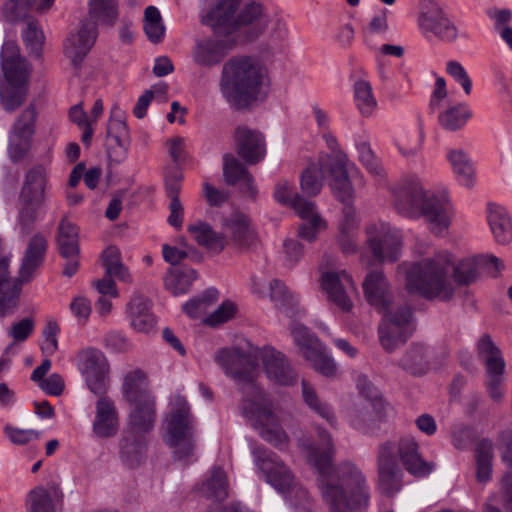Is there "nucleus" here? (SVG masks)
<instances>
[{"label": "nucleus", "mask_w": 512, "mask_h": 512, "mask_svg": "<svg viewBox=\"0 0 512 512\" xmlns=\"http://www.w3.org/2000/svg\"><path fill=\"white\" fill-rule=\"evenodd\" d=\"M258 360L262 361L265 374L273 383L290 386L297 382V373L285 355L272 347L260 349L246 342L222 348L215 354V362L238 385L242 394L240 409L243 416L266 442L284 450L289 444V437L279 425L268 394L256 383Z\"/></svg>", "instance_id": "nucleus-1"}, {"label": "nucleus", "mask_w": 512, "mask_h": 512, "mask_svg": "<svg viewBox=\"0 0 512 512\" xmlns=\"http://www.w3.org/2000/svg\"><path fill=\"white\" fill-rule=\"evenodd\" d=\"M321 447L308 440L299 442L307 461L319 473V489L329 512H352L369 505L370 489L362 470L353 462L345 461L332 467L335 453L331 435L318 429Z\"/></svg>", "instance_id": "nucleus-2"}, {"label": "nucleus", "mask_w": 512, "mask_h": 512, "mask_svg": "<svg viewBox=\"0 0 512 512\" xmlns=\"http://www.w3.org/2000/svg\"><path fill=\"white\" fill-rule=\"evenodd\" d=\"M479 264L478 255L465 257L455 263L451 252L438 251L402 266L405 268V288L426 300L449 302L456 293L451 275L456 284L469 285L478 278Z\"/></svg>", "instance_id": "nucleus-3"}, {"label": "nucleus", "mask_w": 512, "mask_h": 512, "mask_svg": "<svg viewBox=\"0 0 512 512\" xmlns=\"http://www.w3.org/2000/svg\"><path fill=\"white\" fill-rule=\"evenodd\" d=\"M419 449V444L412 436L388 440L379 446L378 485L384 494L392 496L402 487L403 473L398 460L409 474L417 478H424L435 469V463L423 459Z\"/></svg>", "instance_id": "nucleus-4"}, {"label": "nucleus", "mask_w": 512, "mask_h": 512, "mask_svg": "<svg viewBox=\"0 0 512 512\" xmlns=\"http://www.w3.org/2000/svg\"><path fill=\"white\" fill-rule=\"evenodd\" d=\"M268 70L253 56H234L224 63L219 80L222 97L231 106L243 109L263 98Z\"/></svg>", "instance_id": "nucleus-5"}, {"label": "nucleus", "mask_w": 512, "mask_h": 512, "mask_svg": "<svg viewBox=\"0 0 512 512\" xmlns=\"http://www.w3.org/2000/svg\"><path fill=\"white\" fill-rule=\"evenodd\" d=\"M394 205L397 212L406 218L423 217L429 230L439 236L448 231L454 217V210L447 195L426 192L416 177L406 179L397 189Z\"/></svg>", "instance_id": "nucleus-6"}, {"label": "nucleus", "mask_w": 512, "mask_h": 512, "mask_svg": "<svg viewBox=\"0 0 512 512\" xmlns=\"http://www.w3.org/2000/svg\"><path fill=\"white\" fill-rule=\"evenodd\" d=\"M328 173L331 177L329 186L333 195L341 203H350L353 199L351 180L359 187L364 186L363 176L345 153H339L333 159L328 154H321L316 163H311L302 173L300 186L303 193L316 196L323 186V178Z\"/></svg>", "instance_id": "nucleus-7"}, {"label": "nucleus", "mask_w": 512, "mask_h": 512, "mask_svg": "<svg viewBox=\"0 0 512 512\" xmlns=\"http://www.w3.org/2000/svg\"><path fill=\"white\" fill-rule=\"evenodd\" d=\"M46 247L45 237L34 235L23 257L19 276L13 278L9 271L10 253L0 239V318L11 316L18 308L22 285L29 282L42 265Z\"/></svg>", "instance_id": "nucleus-8"}, {"label": "nucleus", "mask_w": 512, "mask_h": 512, "mask_svg": "<svg viewBox=\"0 0 512 512\" xmlns=\"http://www.w3.org/2000/svg\"><path fill=\"white\" fill-rule=\"evenodd\" d=\"M163 440L173 450L174 457L184 460L193 455L196 439L194 418L187 400L173 395L163 424Z\"/></svg>", "instance_id": "nucleus-9"}, {"label": "nucleus", "mask_w": 512, "mask_h": 512, "mask_svg": "<svg viewBox=\"0 0 512 512\" xmlns=\"http://www.w3.org/2000/svg\"><path fill=\"white\" fill-rule=\"evenodd\" d=\"M1 67L7 86L0 85V101L7 112H13L25 101L30 68L20 54L15 42L7 41L1 50Z\"/></svg>", "instance_id": "nucleus-10"}, {"label": "nucleus", "mask_w": 512, "mask_h": 512, "mask_svg": "<svg viewBox=\"0 0 512 512\" xmlns=\"http://www.w3.org/2000/svg\"><path fill=\"white\" fill-rule=\"evenodd\" d=\"M273 195L277 202L291 207L303 220L298 229V235L302 239L312 242L319 232L326 229L327 223L316 211L314 202L306 200L294 192L292 184L288 181H278Z\"/></svg>", "instance_id": "nucleus-11"}, {"label": "nucleus", "mask_w": 512, "mask_h": 512, "mask_svg": "<svg viewBox=\"0 0 512 512\" xmlns=\"http://www.w3.org/2000/svg\"><path fill=\"white\" fill-rule=\"evenodd\" d=\"M291 335L299 349L300 355L309 362L310 366L319 374L327 378L337 375L338 367L334 359L326 352V347L318 337L311 333L304 325L293 322Z\"/></svg>", "instance_id": "nucleus-12"}, {"label": "nucleus", "mask_w": 512, "mask_h": 512, "mask_svg": "<svg viewBox=\"0 0 512 512\" xmlns=\"http://www.w3.org/2000/svg\"><path fill=\"white\" fill-rule=\"evenodd\" d=\"M251 455L258 477L277 492L282 494L297 482L292 470L275 452L258 445L252 447Z\"/></svg>", "instance_id": "nucleus-13"}, {"label": "nucleus", "mask_w": 512, "mask_h": 512, "mask_svg": "<svg viewBox=\"0 0 512 512\" xmlns=\"http://www.w3.org/2000/svg\"><path fill=\"white\" fill-rule=\"evenodd\" d=\"M382 313L378 328L379 341L385 351L393 352L407 341L414 330L412 311L403 305L390 307Z\"/></svg>", "instance_id": "nucleus-14"}, {"label": "nucleus", "mask_w": 512, "mask_h": 512, "mask_svg": "<svg viewBox=\"0 0 512 512\" xmlns=\"http://www.w3.org/2000/svg\"><path fill=\"white\" fill-rule=\"evenodd\" d=\"M417 26L427 39L436 38L442 42L452 43L458 38L457 26L433 0H420Z\"/></svg>", "instance_id": "nucleus-15"}, {"label": "nucleus", "mask_w": 512, "mask_h": 512, "mask_svg": "<svg viewBox=\"0 0 512 512\" xmlns=\"http://www.w3.org/2000/svg\"><path fill=\"white\" fill-rule=\"evenodd\" d=\"M78 369L93 394L105 395L110 385V365L104 353L96 348H85L77 354Z\"/></svg>", "instance_id": "nucleus-16"}, {"label": "nucleus", "mask_w": 512, "mask_h": 512, "mask_svg": "<svg viewBox=\"0 0 512 512\" xmlns=\"http://www.w3.org/2000/svg\"><path fill=\"white\" fill-rule=\"evenodd\" d=\"M367 244L379 262H395L401 256L402 234L389 223L378 221L366 227Z\"/></svg>", "instance_id": "nucleus-17"}, {"label": "nucleus", "mask_w": 512, "mask_h": 512, "mask_svg": "<svg viewBox=\"0 0 512 512\" xmlns=\"http://www.w3.org/2000/svg\"><path fill=\"white\" fill-rule=\"evenodd\" d=\"M478 357L484 361L486 365L487 381L485 387L489 397L500 402L504 396L503 382L505 371V360L501 351L493 343L488 335H483L477 342Z\"/></svg>", "instance_id": "nucleus-18"}, {"label": "nucleus", "mask_w": 512, "mask_h": 512, "mask_svg": "<svg viewBox=\"0 0 512 512\" xmlns=\"http://www.w3.org/2000/svg\"><path fill=\"white\" fill-rule=\"evenodd\" d=\"M47 171L43 165L32 167L26 174L20 193L23 210L20 213L22 225L29 226L35 219V211L45 200Z\"/></svg>", "instance_id": "nucleus-19"}, {"label": "nucleus", "mask_w": 512, "mask_h": 512, "mask_svg": "<svg viewBox=\"0 0 512 512\" xmlns=\"http://www.w3.org/2000/svg\"><path fill=\"white\" fill-rule=\"evenodd\" d=\"M208 8L200 14V22L214 33L231 35L236 31L237 13L242 0H205Z\"/></svg>", "instance_id": "nucleus-20"}, {"label": "nucleus", "mask_w": 512, "mask_h": 512, "mask_svg": "<svg viewBox=\"0 0 512 512\" xmlns=\"http://www.w3.org/2000/svg\"><path fill=\"white\" fill-rule=\"evenodd\" d=\"M321 288L328 301L344 312L352 309L351 295L357 292L356 285L346 271H327L321 276Z\"/></svg>", "instance_id": "nucleus-21"}, {"label": "nucleus", "mask_w": 512, "mask_h": 512, "mask_svg": "<svg viewBox=\"0 0 512 512\" xmlns=\"http://www.w3.org/2000/svg\"><path fill=\"white\" fill-rule=\"evenodd\" d=\"M366 302L378 312L394 306L391 285L381 270H372L365 276L362 283Z\"/></svg>", "instance_id": "nucleus-22"}, {"label": "nucleus", "mask_w": 512, "mask_h": 512, "mask_svg": "<svg viewBox=\"0 0 512 512\" xmlns=\"http://www.w3.org/2000/svg\"><path fill=\"white\" fill-rule=\"evenodd\" d=\"M98 37L95 23L82 21L79 29L71 33L64 42V55L71 63L79 66L94 46Z\"/></svg>", "instance_id": "nucleus-23"}, {"label": "nucleus", "mask_w": 512, "mask_h": 512, "mask_svg": "<svg viewBox=\"0 0 512 512\" xmlns=\"http://www.w3.org/2000/svg\"><path fill=\"white\" fill-rule=\"evenodd\" d=\"M357 388L363 400L355 404L354 409L349 414V421L354 428L362 429V417L371 419L373 414L380 417L385 404L384 400L378 396L375 388L365 378H359Z\"/></svg>", "instance_id": "nucleus-24"}, {"label": "nucleus", "mask_w": 512, "mask_h": 512, "mask_svg": "<svg viewBox=\"0 0 512 512\" xmlns=\"http://www.w3.org/2000/svg\"><path fill=\"white\" fill-rule=\"evenodd\" d=\"M233 46L234 42L229 38L199 39L195 42L191 56L196 65L210 68L221 63Z\"/></svg>", "instance_id": "nucleus-25"}, {"label": "nucleus", "mask_w": 512, "mask_h": 512, "mask_svg": "<svg viewBox=\"0 0 512 512\" xmlns=\"http://www.w3.org/2000/svg\"><path fill=\"white\" fill-rule=\"evenodd\" d=\"M92 431L97 438L114 437L119 430V414L115 402L108 396H98Z\"/></svg>", "instance_id": "nucleus-26"}, {"label": "nucleus", "mask_w": 512, "mask_h": 512, "mask_svg": "<svg viewBox=\"0 0 512 512\" xmlns=\"http://www.w3.org/2000/svg\"><path fill=\"white\" fill-rule=\"evenodd\" d=\"M271 14L257 0H250L238 10L236 31L242 27L248 29V37L252 40L259 37L268 27Z\"/></svg>", "instance_id": "nucleus-27"}, {"label": "nucleus", "mask_w": 512, "mask_h": 512, "mask_svg": "<svg viewBox=\"0 0 512 512\" xmlns=\"http://www.w3.org/2000/svg\"><path fill=\"white\" fill-rule=\"evenodd\" d=\"M235 145L238 155L248 164H256L266 154L265 142L261 133L239 126L235 131Z\"/></svg>", "instance_id": "nucleus-28"}, {"label": "nucleus", "mask_w": 512, "mask_h": 512, "mask_svg": "<svg viewBox=\"0 0 512 512\" xmlns=\"http://www.w3.org/2000/svg\"><path fill=\"white\" fill-rule=\"evenodd\" d=\"M126 315L130 326L139 333L149 334L156 326L151 301L136 292L126 305Z\"/></svg>", "instance_id": "nucleus-29"}, {"label": "nucleus", "mask_w": 512, "mask_h": 512, "mask_svg": "<svg viewBox=\"0 0 512 512\" xmlns=\"http://www.w3.org/2000/svg\"><path fill=\"white\" fill-rule=\"evenodd\" d=\"M148 438L144 434L126 432L119 443V457L128 468L140 466L146 459Z\"/></svg>", "instance_id": "nucleus-30"}, {"label": "nucleus", "mask_w": 512, "mask_h": 512, "mask_svg": "<svg viewBox=\"0 0 512 512\" xmlns=\"http://www.w3.org/2000/svg\"><path fill=\"white\" fill-rule=\"evenodd\" d=\"M252 292L260 298L269 297L279 308L295 307L298 304V297L291 293L287 287L277 279L268 284L262 279L252 280Z\"/></svg>", "instance_id": "nucleus-31"}, {"label": "nucleus", "mask_w": 512, "mask_h": 512, "mask_svg": "<svg viewBox=\"0 0 512 512\" xmlns=\"http://www.w3.org/2000/svg\"><path fill=\"white\" fill-rule=\"evenodd\" d=\"M132 409L129 414V431L146 435L153 429L156 420L155 400L146 396L143 400L131 402Z\"/></svg>", "instance_id": "nucleus-32"}, {"label": "nucleus", "mask_w": 512, "mask_h": 512, "mask_svg": "<svg viewBox=\"0 0 512 512\" xmlns=\"http://www.w3.org/2000/svg\"><path fill=\"white\" fill-rule=\"evenodd\" d=\"M225 234L239 248H248L256 241V233L248 216L233 213L224 220Z\"/></svg>", "instance_id": "nucleus-33"}, {"label": "nucleus", "mask_w": 512, "mask_h": 512, "mask_svg": "<svg viewBox=\"0 0 512 512\" xmlns=\"http://www.w3.org/2000/svg\"><path fill=\"white\" fill-rule=\"evenodd\" d=\"M446 160L459 184L471 188L475 183V168L467 152L461 148H449Z\"/></svg>", "instance_id": "nucleus-34"}, {"label": "nucleus", "mask_w": 512, "mask_h": 512, "mask_svg": "<svg viewBox=\"0 0 512 512\" xmlns=\"http://www.w3.org/2000/svg\"><path fill=\"white\" fill-rule=\"evenodd\" d=\"M223 176L229 185L241 184L249 196L255 197L257 194L254 179L247 169L232 155L226 154L223 157Z\"/></svg>", "instance_id": "nucleus-35"}, {"label": "nucleus", "mask_w": 512, "mask_h": 512, "mask_svg": "<svg viewBox=\"0 0 512 512\" xmlns=\"http://www.w3.org/2000/svg\"><path fill=\"white\" fill-rule=\"evenodd\" d=\"M487 220L495 240L507 244L512 240V222L507 210L497 204L487 207Z\"/></svg>", "instance_id": "nucleus-36"}, {"label": "nucleus", "mask_w": 512, "mask_h": 512, "mask_svg": "<svg viewBox=\"0 0 512 512\" xmlns=\"http://www.w3.org/2000/svg\"><path fill=\"white\" fill-rule=\"evenodd\" d=\"M88 23H95L112 27L119 17L118 0H89L88 2Z\"/></svg>", "instance_id": "nucleus-37"}, {"label": "nucleus", "mask_w": 512, "mask_h": 512, "mask_svg": "<svg viewBox=\"0 0 512 512\" xmlns=\"http://www.w3.org/2000/svg\"><path fill=\"white\" fill-rule=\"evenodd\" d=\"M429 350L423 345L411 346L399 361V366L413 376H421L430 368Z\"/></svg>", "instance_id": "nucleus-38"}, {"label": "nucleus", "mask_w": 512, "mask_h": 512, "mask_svg": "<svg viewBox=\"0 0 512 512\" xmlns=\"http://www.w3.org/2000/svg\"><path fill=\"white\" fill-rule=\"evenodd\" d=\"M191 237L200 245L213 253H220L225 247L224 237L216 233L210 225L197 221L187 227Z\"/></svg>", "instance_id": "nucleus-39"}, {"label": "nucleus", "mask_w": 512, "mask_h": 512, "mask_svg": "<svg viewBox=\"0 0 512 512\" xmlns=\"http://www.w3.org/2000/svg\"><path fill=\"white\" fill-rule=\"evenodd\" d=\"M57 243L64 258L79 255L78 228L67 218L59 223Z\"/></svg>", "instance_id": "nucleus-40"}, {"label": "nucleus", "mask_w": 512, "mask_h": 512, "mask_svg": "<svg viewBox=\"0 0 512 512\" xmlns=\"http://www.w3.org/2000/svg\"><path fill=\"white\" fill-rule=\"evenodd\" d=\"M197 272L192 268L171 269L164 278L166 289L174 296L185 294L197 279Z\"/></svg>", "instance_id": "nucleus-41"}, {"label": "nucleus", "mask_w": 512, "mask_h": 512, "mask_svg": "<svg viewBox=\"0 0 512 512\" xmlns=\"http://www.w3.org/2000/svg\"><path fill=\"white\" fill-rule=\"evenodd\" d=\"M266 45L270 51L282 52L289 45V31L285 21L276 15H271L268 23Z\"/></svg>", "instance_id": "nucleus-42"}, {"label": "nucleus", "mask_w": 512, "mask_h": 512, "mask_svg": "<svg viewBox=\"0 0 512 512\" xmlns=\"http://www.w3.org/2000/svg\"><path fill=\"white\" fill-rule=\"evenodd\" d=\"M143 30L147 39L154 44L161 43L166 34V27L159 9L155 6L145 8Z\"/></svg>", "instance_id": "nucleus-43"}, {"label": "nucleus", "mask_w": 512, "mask_h": 512, "mask_svg": "<svg viewBox=\"0 0 512 512\" xmlns=\"http://www.w3.org/2000/svg\"><path fill=\"white\" fill-rule=\"evenodd\" d=\"M202 494L208 499L223 501L228 496V483L224 470L215 467L211 471L210 477L202 484Z\"/></svg>", "instance_id": "nucleus-44"}, {"label": "nucleus", "mask_w": 512, "mask_h": 512, "mask_svg": "<svg viewBox=\"0 0 512 512\" xmlns=\"http://www.w3.org/2000/svg\"><path fill=\"white\" fill-rule=\"evenodd\" d=\"M473 113L468 105L464 103L451 106L439 115L440 125L449 131L462 129L471 119Z\"/></svg>", "instance_id": "nucleus-45"}, {"label": "nucleus", "mask_w": 512, "mask_h": 512, "mask_svg": "<svg viewBox=\"0 0 512 512\" xmlns=\"http://www.w3.org/2000/svg\"><path fill=\"white\" fill-rule=\"evenodd\" d=\"M301 385L302 397L305 404L329 424L334 425L336 423V417L332 407L319 398L316 390L307 381L302 380Z\"/></svg>", "instance_id": "nucleus-46"}, {"label": "nucleus", "mask_w": 512, "mask_h": 512, "mask_svg": "<svg viewBox=\"0 0 512 512\" xmlns=\"http://www.w3.org/2000/svg\"><path fill=\"white\" fill-rule=\"evenodd\" d=\"M123 395L129 403L143 400L146 396H152L145 387V377L140 370L132 371L125 376Z\"/></svg>", "instance_id": "nucleus-47"}, {"label": "nucleus", "mask_w": 512, "mask_h": 512, "mask_svg": "<svg viewBox=\"0 0 512 512\" xmlns=\"http://www.w3.org/2000/svg\"><path fill=\"white\" fill-rule=\"evenodd\" d=\"M293 512H313L314 501L309 492L298 482L282 493Z\"/></svg>", "instance_id": "nucleus-48"}, {"label": "nucleus", "mask_w": 512, "mask_h": 512, "mask_svg": "<svg viewBox=\"0 0 512 512\" xmlns=\"http://www.w3.org/2000/svg\"><path fill=\"white\" fill-rule=\"evenodd\" d=\"M475 458L477 463V479L480 482H485L490 478L492 472V442L487 439L480 441L475 451Z\"/></svg>", "instance_id": "nucleus-49"}, {"label": "nucleus", "mask_w": 512, "mask_h": 512, "mask_svg": "<svg viewBox=\"0 0 512 512\" xmlns=\"http://www.w3.org/2000/svg\"><path fill=\"white\" fill-rule=\"evenodd\" d=\"M218 299V291L214 288L205 290L183 305V311L192 318H198L205 314L208 308Z\"/></svg>", "instance_id": "nucleus-50"}, {"label": "nucleus", "mask_w": 512, "mask_h": 512, "mask_svg": "<svg viewBox=\"0 0 512 512\" xmlns=\"http://www.w3.org/2000/svg\"><path fill=\"white\" fill-rule=\"evenodd\" d=\"M354 95L360 113L364 116L371 115L377 107L371 85L367 81H357L354 85Z\"/></svg>", "instance_id": "nucleus-51"}, {"label": "nucleus", "mask_w": 512, "mask_h": 512, "mask_svg": "<svg viewBox=\"0 0 512 512\" xmlns=\"http://www.w3.org/2000/svg\"><path fill=\"white\" fill-rule=\"evenodd\" d=\"M26 507L28 512H55L51 492L43 487L29 492Z\"/></svg>", "instance_id": "nucleus-52"}, {"label": "nucleus", "mask_w": 512, "mask_h": 512, "mask_svg": "<svg viewBox=\"0 0 512 512\" xmlns=\"http://www.w3.org/2000/svg\"><path fill=\"white\" fill-rule=\"evenodd\" d=\"M33 136L9 131L8 154L13 162L22 160L29 152Z\"/></svg>", "instance_id": "nucleus-53"}, {"label": "nucleus", "mask_w": 512, "mask_h": 512, "mask_svg": "<svg viewBox=\"0 0 512 512\" xmlns=\"http://www.w3.org/2000/svg\"><path fill=\"white\" fill-rule=\"evenodd\" d=\"M38 112L33 104L28 105L15 119L10 131L34 136Z\"/></svg>", "instance_id": "nucleus-54"}, {"label": "nucleus", "mask_w": 512, "mask_h": 512, "mask_svg": "<svg viewBox=\"0 0 512 512\" xmlns=\"http://www.w3.org/2000/svg\"><path fill=\"white\" fill-rule=\"evenodd\" d=\"M70 120L83 130L81 140L85 145H89L94 134L93 120H89L81 104H76L70 108Z\"/></svg>", "instance_id": "nucleus-55"}, {"label": "nucleus", "mask_w": 512, "mask_h": 512, "mask_svg": "<svg viewBox=\"0 0 512 512\" xmlns=\"http://www.w3.org/2000/svg\"><path fill=\"white\" fill-rule=\"evenodd\" d=\"M35 0H8L3 6V16L10 22H16L34 12Z\"/></svg>", "instance_id": "nucleus-56"}, {"label": "nucleus", "mask_w": 512, "mask_h": 512, "mask_svg": "<svg viewBox=\"0 0 512 512\" xmlns=\"http://www.w3.org/2000/svg\"><path fill=\"white\" fill-rule=\"evenodd\" d=\"M22 36L30 53L35 57H39L44 43V35L37 24L35 22L27 23Z\"/></svg>", "instance_id": "nucleus-57"}, {"label": "nucleus", "mask_w": 512, "mask_h": 512, "mask_svg": "<svg viewBox=\"0 0 512 512\" xmlns=\"http://www.w3.org/2000/svg\"><path fill=\"white\" fill-rule=\"evenodd\" d=\"M60 332V327L55 320H48L43 332V341L41 343V350L47 356H52L58 349L57 336Z\"/></svg>", "instance_id": "nucleus-58"}, {"label": "nucleus", "mask_w": 512, "mask_h": 512, "mask_svg": "<svg viewBox=\"0 0 512 512\" xmlns=\"http://www.w3.org/2000/svg\"><path fill=\"white\" fill-rule=\"evenodd\" d=\"M34 328L35 322L33 318L27 317L13 323L8 329L7 334L15 343H22L31 336Z\"/></svg>", "instance_id": "nucleus-59"}, {"label": "nucleus", "mask_w": 512, "mask_h": 512, "mask_svg": "<svg viewBox=\"0 0 512 512\" xmlns=\"http://www.w3.org/2000/svg\"><path fill=\"white\" fill-rule=\"evenodd\" d=\"M355 195L350 203H342L343 217L339 223V233L342 235H352L357 233L358 229V218L355 209L352 207Z\"/></svg>", "instance_id": "nucleus-60"}, {"label": "nucleus", "mask_w": 512, "mask_h": 512, "mask_svg": "<svg viewBox=\"0 0 512 512\" xmlns=\"http://www.w3.org/2000/svg\"><path fill=\"white\" fill-rule=\"evenodd\" d=\"M117 113H120L117 108L111 111V117L107 125V136L113 138L121 146V140L127 135V126L121 115L117 117Z\"/></svg>", "instance_id": "nucleus-61"}, {"label": "nucleus", "mask_w": 512, "mask_h": 512, "mask_svg": "<svg viewBox=\"0 0 512 512\" xmlns=\"http://www.w3.org/2000/svg\"><path fill=\"white\" fill-rule=\"evenodd\" d=\"M447 73L458 82L464 92L469 95L472 90V81L465 68L457 61H449L446 66Z\"/></svg>", "instance_id": "nucleus-62"}, {"label": "nucleus", "mask_w": 512, "mask_h": 512, "mask_svg": "<svg viewBox=\"0 0 512 512\" xmlns=\"http://www.w3.org/2000/svg\"><path fill=\"white\" fill-rule=\"evenodd\" d=\"M359 152V160L367 168V170L373 174L380 176L382 168L380 167L378 160L374 156L370 146L366 142H361L357 145Z\"/></svg>", "instance_id": "nucleus-63"}, {"label": "nucleus", "mask_w": 512, "mask_h": 512, "mask_svg": "<svg viewBox=\"0 0 512 512\" xmlns=\"http://www.w3.org/2000/svg\"><path fill=\"white\" fill-rule=\"evenodd\" d=\"M235 312L236 307L234 303L225 301L205 321L210 326H217L230 320L235 315Z\"/></svg>", "instance_id": "nucleus-64"}]
</instances>
